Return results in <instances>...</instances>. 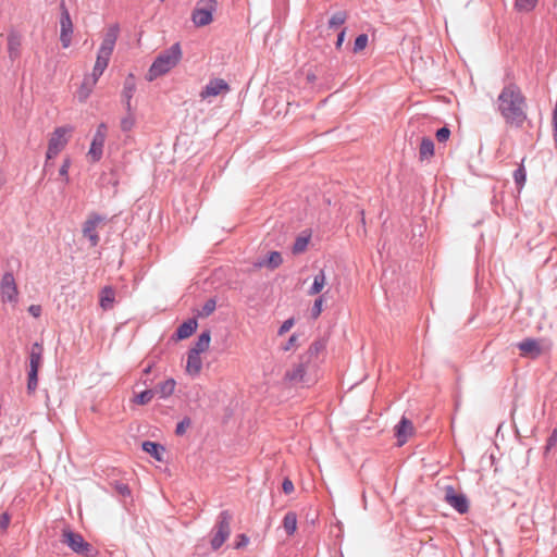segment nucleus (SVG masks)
I'll use <instances>...</instances> for the list:
<instances>
[{
	"label": "nucleus",
	"instance_id": "f257e3e1",
	"mask_svg": "<svg viewBox=\"0 0 557 557\" xmlns=\"http://www.w3.org/2000/svg\"><path fill=\"white\" fill-rule=\"evenodd\" d=\"M120 35V26L117 24L109 25L103 34L102 41L98 48L96 62L92 69L90 77H87L79 90V99L86 100L90 95L92 88L97 84L99 77L103 74L104 70L109 65V61L113 53L116 40Z\"/></svg>",
	"mask_w": 557,
	"mask_h": 557
},
{
	"label": "nucleus",
	"instance_id": "f03ea898",
	"mask_svg": "<svg viewBox=\"0 0 557 557\" xmlns=\"http://www.w3.org/2000/svg\"><path fill=\"white\" fill-rule=\"evenodd\" d=\"M497 108L510 125L521 126L527 119L525 99L520 88L513 84L503 88L497 98Z\"/></svg>",
	"mask_w": 557,
	"mask_h": 557
},
{
	"label": "nucleus",
	"instance_id": "7ed1b4c3",
	"mask_svg": "<svg viewBox=\"0 0 557 557\" xmlns=\"http://www.w3.org/2000/svg\"><path fill=\"white\" fill-rule=\"evenodd\" d=\"M311 354H304L299 356L297 361H293L285 370L283 381L290 386H307L309 387L313 380L308 375V368L310 364L313 352L319 354L320 350H309Z\"/></svg>",
	"mask_w": 557,
	"mask_h": 557
},
{
	"label": "nucleus",
	"instance_id": "20e7f679",
	"mask_svg": "<svg viewBox=\"0 0 557 557\" xmlns=\"http://www.w3.org/2000/svg\"><path fill=\"white\" fill-rule=\"evenodd\" d=\"M182 59V49L178 44L160 53L148 70L146 78L149 82L169 73Z\"/></svg>",
	"mask_w": 557,
	"mask_h": 557
},
{
	"label": "nucleus",
	"instance_id": "39448f33",
	"mask_svg": "<svg viewBox=\"0 0 557 557\" xmlns=\"http://www.w3.org/2000/svg\"><path fill=\"white\" fill-rule=\"evenodd\" d=\"M74 127L71 125L59 126L53 129L49 135L48 146L46 151L45 169L49 166V162L53 160L61 151H63L69 144Z\"/></svg>",
	"mask_w": 557,
	"mask_h": 557
},
{
	"label": "nucleus",
	"instance_id": "423d86ee",
	"mask_svg": "<svg viewBox=\"0 0 557 557\" xmlns=\"http://www.w3.org/2000/svg\"><path fill=\"white\" fill-rule=\"evenodd\" d=\"M61 542L79 556L95 557L97 555V549L81 533L70 528L63 529Z\"/></svg>",
	"mask_w": 557,
	"mask_h": 557
},
{
	"label": "nucleus",
	"instance_id": "0eeeda50",
	"mask_svg": "<svg viewBox=\"0 0 557 557\" xmlns=\"http://www.w3.org/2000/svg\"><path fill=\"white\" fill-rule=\"evenodd\" d=\"M216 9V0H198L191 11V22L196 27H205L211 24Z\"/></svg>",
	"mask_w": 557,
	"mask_h": 557
},
{
	"label": "nucleus",
	"instance_id": "6e6552de",
	"mask_svg": "<svg viewBox=\"0 0 557 557\" xmlns=\"http://www.w3.org/2000/svg\"><path fill=\"white\" fill-rule=\"evenodd\" d=\"M232 516L227 510H222L215 521V532L210 541L211 548L218 550L226 542L231 533Z\"/></svg>",
	"mask_w": 557,
	"mask_h": 557
},
{
	"label": "nucleus",
	"instance_id": "1a4fd4ad",
	"mask_svg": "<svg viewBox=\"0 0 557 557\" xmlns=\"http://www.w3.org/2000/svg\"><path fill=\"white\" fill-rule=\"evenodd\" d=\"M44 357L42 350H30L29 363L27 369V383L26 391L28 395L35 393L38 386V374L42 366Z\"/></svg>",
	"mask_w": 557,
	"mask_h": 557
},
{
	"label": "nucleus",
	"instance_id": "9d476101",
	"mask_svg": "<svg viewBox=\"0 0 557 557\" xmlns=\"http://www.w3.org/2000/svg\"><path fill=\"white\" fill-rule=\"evenodd\" d=\"M107 134V125L104 123L99 124L92 137L89 150L86 154V158L89 162L96 163L102 158Z\"/></svg>",
	"mask_w": 557,
	"mask_h": 557
},
{
	"label": "nucleus",
	"instance_id": "9b49d317",
	"mask_svg": "<svg viewBox=\"0 0 557 557\" xmlns=\"http://www.w3.org/2000/svg\"><path fill=\"white\" fill-rule=\"evenodd\" d=\"M444 499L460 515H465L469 511L470 503L467 495L463 492L456 491L453 485L445 487Z\"/></svg>",
	"mask_w": 557,
	"mask_h": 557
},
{
	"label": "nucleus",
	"instance_id": "f8f14e48",
	"mask_svg": "<svg viewBox=\"0 0 557 557\" xmlns=\"http://www.w3.org/2000/svg\"><path fill=\"white\" fill-rule=\"evenodd\" d=\"M0 296L2 302L16 305L18 301V289L15 278L11 272L3 274L0 282Z\"/></svg>",
	"mask_w": 557,
	"mask_h": 557
},
{
	"label": "nucleus",
	"instance_id": "ddd939ff",
	"mask_svg": "<svg viewBox=\"0 0 557 557\" xmlns=\"http://www.w3.org/2000/svg\"><path fill=\"white\" fill-rule=\"evenodd\" d=\"M231 87L228 83L223 78H212L199 92V97L203 101H210L212 98L218 96H224L228 94Z\"/></svg>",
	"mask_w": 557,
	"mask_h": 557
},
{
	"label": "nucleus",
	"instance_id": "4468645a",
	"mask_svg": "<svg viewBox=\"0 0 557 557\" xmlns=\"http://www.w3.org/2000/svg\"><path fill=\"white\" fill-rule=\"evenodd\" d=\"M73 30L74 27L70 13L65 5L62 4L60 16V41L64 49L69 48L72 44Z\"/></svg>",
	"mask_w": 557,
	"mask_h": 557
},
{
	"label": "nucleus",
	"instance_id": "2eb2a0df",
	"mask_svg": "<svg viewBox=\"0 0 557 557\" xmlns=\"http://www.w3.org/2000/svg\"><path fill=\"white\" fill-rule=\"evenodd\" d=\"M103 221L102 216L98 214H90L83 225V234L90 242L92 247L97 246L99 243V235L97 233V228L99 224Z\"/></svg>",
	"mask_w": 557,
	"mask_h": 557
},
{
	"label": "nucleus",
	"instance_id": "dca6fc26",
	"mask_svg": "<svg viewBox=\"0 0 557 557\" xmlns=\"http://www.w3.org/2000/svg\"><path fill=\"white\" fill-rule=\"evenodd\" d=\"M412 432L413 425L411 420L406 416H403L394 428V435L397 440V446L400 447L405 445Z\"/></svg>",
	"mask_w": 557,
	"mask_h": 557
},
{
	"label": "nucleus",
	"instance_id": "f3484780",
	"mask_svg": "<svg viewBox=\"0 0 557 557\" xmlns=\"http://www.w3.org/2000/svg\"><path fill=\"white\" fill-rule=\"evenodd\" d=\"M140 448L144 453L148 454L151 458H153L158 462H164L165 455V446L159 442L154 441H143L140 444Z\"/></svg>",
	"mask_w": 557,
	"mask_h": 557
},
{
	"label": "nucleus",
	"instance_id": "a211bd4d",
	"mask_svg": "<svg viewBox=\"0 0 557 557\" xmlns=\"http://www.w3.org/2000/svg\"><path fill=\"white\" fill-rule=\"evenodd\" d=\"M207 350H188L185 370L190 376H196L202 368L201 355Z\"/></svg>",
	"mask_w": 557,
	"mask_h": 557
},
{
	"label": "nucleus",
	"instance_id": "6ab92c4d",
	"mask_svg": "<svg viewBox=\"0 0 557 557\" xmlns=\"http://www.w3.org/2000/svg\"><path fill=\"white\" fill-rule=\"evenodd\" d=\"M7 40L8 55L11 61H15L21 57L22 35L17 30L11 29L8 34Z\"/></svg>",
	"mask_w": 557,
	"mask_h": 557
},
{
	"label": "nucleus",
	"instance_id": "aec40b11",
	"mask_svg": "<svg viewBox=\"0 0 557 557\" xmlns=\"http://www.w3.org/2000/svg\"><path fill=\"white\" fill-rule=\"evenodd\" d=\"M135 90H136L135 76L133 74H129L124 82V88L122 91V97L125 100V106H126L127 111H131V107H132L131 100L134 96Z\"/></svg>",
	"mask_w": 557,
	"mask_h": 557
},
{
	"label": "nucleus",
	"instance_id": "412c9836",
	"mask_svg": "<svg viewBox=\"0 0 557 557\" xmlns=\"http://www.w3.org/2000/svg\"><path fill=\"white\" fill-rule=\"evenodd\" d=\"M176 381L173 377H169L163 382L157 384L153 391H156V395H159V398L166 399L169 398L175 389Z\"/></svg>",
	"mask_w": 557,
	"mask_h": 557
},
{
	"label": "nucleus",
	"instance_id": "4be33fe9",
	"mask_svg": "<svg viewBox=\"0 0 557 557\" xmlns=\"http://www.w3.org/2000/svg\"><path fill=\"white\" fill-rule=\"evenodd\" d=\"M283 262V258L280 252L272 251L269 253L268 258L264 260H260L255 263L256 268H263L267 267L269 269H276L278 268Z\"/></svg>",
	"mask_w": 557,
	"mask_h": 557
},
{
	"label": "nucleus",
	"instance_id": "5701e85b",
	"mask_svg": "<svg viewBox=\"0 0 557 557\" xmlns=\"http://www.w3.org/2000/svg\"><path fill=\"white\" fill-rule=\"evenodd\" d=\"M434 156V143L429 137H423L419 147L420 161L430 160Z\"/></svg>",
	"mask_w": 557,
	"mask_h": 557
},
{
	"label": "nucleus",
	"instance_id": "b1692460",
	"mask_svg": "<svg viewBox=\"0 0 557 557\" xmlns=\"http://www.w3.org/2000/svg\"><path fill=\"white\" fill-rule=\"evenodd\" d=\"M283 528L287 535L292 536L297 531V515L294 511H287L283 517Z\"/></svg>",
	"mask_w": 557,
	"mask_h": 557
},
{
	"label": "nucleus",
	"instance_id": "393cba45",
	"mask_svg": "<svg viewBox=\"0 0 557 557\" xmlns=\"http://www.w3.org/2000/svg\"><path fill=\"white\" fill-rule=\"evenodd\" d=\"M197 329V321L194 319H189L184 322L176 331V338L184 339L188 338Z\"/></svg>",
	"mask_w": 557,
	"mask_h": 557
},
{
	"label": "nucleus",
	"instance_id": "a878e982",
	"mask_svg": "<svg viewBox=\"0 0 557 557\" xmlns=\"http://www.w3.org/2000/svg\"><path fill=\"white\" fill-rule=\"evenodd\" d=\"M326 285V276L323 271H320L313 278V283L308 290V295L314 296L320 294Z\"/></svg>",
	"mask_w": 557,
	"mask_h": 557
},
{
	"label": "nucleus",
	"instance_id": "bb28decb",
	"mask_svg": "<svg viewBox=\"0 0 557 557\" xmlns=\"http://www.w3.org/2000/svg\"><path fill=\"white\" fill-rule=\"evenodd\" d=\"M156 396V391L152 388H146L134 395L132 401L139 406H145L151 401V399Z\"/></svg>",
	"mask_w": 557,
	"mask_h": 557
},
{
	"label": "nucleus",
	"instance_id": "cd10ccee",
	"mask_svg": "<svg viewBox=\"0 0 557 557\" xmlns=\"http://www.w3.org/2000/svg\"><path fill=\"white\" fill-rule=\"evenodd\" d=\"M115 294L111 287H104L100 294V306L102 309H110L114 302Z\"/></svg>",
	"mask_w": 557,
	"mask_h": 557
},
{
	"label": "nucleus",
	"instance_id": "c85d7f7f",
	"mask_svg": "<svg viewBox=\"0 0 557 557\" xmlns=\"http://www.w3.org/2000/svg\"><path fill=\"white\" fill-rule=\"evenodd\" d=\"M136 125V117L133 112V109L131 108V111H127V114L125 117L121 120V129L123 132H131Z\"/></svg>",
	"mask_w": 557,
	"mask_h": 557
},
{
	"label": "nucleus",
	"instance_id": "c756f323",
	"mask_svg": "<svg viewBox=\"0 0 557 557\" xmlns=\"http://www.w3.org/2000/svg\"><path fill=\"white\" fill-rule=\"evenodd\" d=\"M557 446V429L552 430L549 433L546 444L544 446V456L548 457L550 451Z\"/></svg>",
	"mask_w": 557,
	"mask_h": 557
},
{
	"label": "nucleus",
	"instance_id": "7c9ffc66",
	"mask_svg": "<svg viewBox=\"0 0 557 557\" xmlns=\"http://www.w3.org/2000/svg\"><path fill=\"white\" fill-rule=\"evenodd\" d=\"M346 20L347 13L345 11H338L331 16L329 21V27L334 28L341 26L346 22Z\"/></svg>",
	"mask_w": 557,
	"mask_h": 557
},
{
	"label": "nucleus",
	"instance_id": "2f4dec72",
	"mask_svg": "<svg viewBox=\"0 0 557 557\" xmlns=\"http://www.w3.org/2000/svg\"><path fill=\"white\" fill-rule=\"evenodd\" d=\"M191 425V419L189 417H184L182 420H180L175 425V435L176 436H183L185 435L187 429Z\"/></svg>",
	"mask_w": 557,
	"mask_h": 557
},
{
	"label": "nucleus",
	"instance_id": "473e14b6",
	"mask_svg": "<svg viewBox=\"0 0 557 557\" xmlns=\"http://www.w3.org/2000/svg\"><path fill=\"white\" fill-rule=\"evenodd\" d=\"M71 168V159L69 157H65L62 161V164L59 169V175L63 178V182L65 184H69L70 177H69V170Z\"/></svg>",
	"mask_w": 557,
	"mask_h": 557
},
{
	"label": "nucleus",
	"instance_id": "72a5a7b5",
	"mask_svg": "<svg viewBox=\"0 0 557 557\" xmlns=\"http://www.w3.org/2000/svg\"><path fill=\"white\" fill-rule=\"evenodd\" d=\"M513 178L518 188L521 189L527 181V173L523 165H520L519 169L515 171Z\"/></svg>",
	"mask_w": 557,
	"mask_h": 557
},
{
	"label": "nucleus",
	"instance_id": "f704fd0d",
	"mask_svg": "<svg viewBox=\"0 0 557 557\" xmlns=\"http://www.w3.org/2000/svg\"><path fill=\"white\" fill-rule=\"evenodd\" d=\"M537 0H516V8L519 11H531L535 8Z\"/></svg>",
	"mask_w": 557,
	"mask_h": 557
},
{
	"label": "nucleus",
	"instance_id": "c9c22d12",
	"mask_svg": "<svg viewBox=\"0 0 557 557\" xmlns=\"http://www.w3.org/2000/svg\"><path fill=\"white\" fill-rule=\"evenodd\" d=\"M368 35L366 34H361L359 35L356 40H355V44H354V52L355 53H358L360 51H362L363 49H366V47L368 46Z\"/></svg>",
	"mask_w": 557,
	"mask_h": 557
},
{
	"label": "nucleus",
	"instance_id": "e433bc0d",
	"mask_svg": "<svg viewBox=\"0 0 557 557\" xmlns=\"http://www.w3.org/2000/svg\"><path fill=\"white\" fill-rule=\"evenodd\" d=\"M156 366V362L154 361H151V362H148L146 364V367L143 369V374L146 376L145 379L141 380V383L145 385V386H149L152 384L153 380L152 379H149L148 375L152 372L153 368Z\"/></svg>",
	"mask_w": 557,
	"mask_h": 557
},
{
	"label": "nucleus",
	"instance_id": "4c0bfd02",
	"mask_svg": "<svg viewBox=\"0 0 557 557\" xmlns=\"http://www.w3.org/2000/svg\"><path fill=\"white\" fill-rule=\"evenodd\" d=\"M215 307H216V302L214 299L207 300L206 304L203 305L201 311L199 312V315H201V317L210 315L215 310Z\"/></svg>",
	"mask_w": 557,
	"mask_h": 557
},
{
	"label": "nucleus",
	"instance_id": "58836bf2",
	"mask_svg": "<svg viewBox=\"0 0 557 557\" xmlns=\"http://www.w3.org/2000/svg\"><path fill=\"white\" fill-rule=\"evenodd\" d=\"M114 488L123 497H131L132 496L131 487L126 483L116 481L115 484H114Z\"/></svg>",
	"mask_w": 557,
	"mask_h": 557
},
{
	"label": "nucleus",
	"instance_id": "ea45409f",
	"mask_svg": "<svg viewBox=\"0 0 557 557\" xmlns=\"http://www.w3.org/2000/svg\"><path fill=\"white\" fill-rule=\"evenodd\" d=\"M308 245V238L306 237H298L293 246V252L294 253H300L306 250Z\"/></svg>",
	"mask_w": 557,
	"mask_h": 557
},
{
	"label": "nucleus",
	"instance_id": "a19ab883",
	"mask_svg": "<svg viewBox=\"0 0 557 557\" xmlns=\"http://www.w3.org/2000/svg\"><path fill=\"white\" fill-rule=\"evenodd\" d=\"M249 537L245 533H239L236 535L235 542H234V548L240 549L248 545Z\"/></svg>",
	"mask_w": 557,
	"mask_h": 557
},
{
	"label": "nucleus",
	"instance_id": "79ce46f5",
	"mask_svg": "<svg viewBox=\"0 0 557 557\" xmlns=\"http://www.w3.org/2000/svg\"><path fill=\"white\" fill-rule=\"evenodd\" d=\"M450 136V129L446 126L440 128L436 132V139L438 143H445L449 139Z\"/></svg>",
	"mask_w": 557,
	"mask_h": 557
},
{
	"label": "nucleus",
	"instance_id": "37998d69",
	"mask_svg": "<svg viewBox=\"0 0 557 557\" xmlns=\"http://www.w3.org/2000/svg\"><path fill=\"white\" fill-rule=\"evenodd\" d=\"M210 344V333L203 332L198 338L196 348H207Z\"/></svg>",
	"mask_w": 557,
	"mask_h": 557
},
{
	"label": "nucleus",
	"instance_id": "c03bdc74",
	"mask_svg": "<svg viewBox=\"0 0 557 557\" xmlns=\"http://www.w3.org/2000/svg\"><path fill=\"white\" fill-rule=\"evenodd\" d=\"M295 490L294 483L289 478H284L282 481V491L284 494L289 495Z\"/></svg>",
	"mask_w": 557,
	"mask_h": 557
},
{
	"label": "nucleus",
	"instance_id": "a18cd8bd",
	"mask_svg": "<svg viewBox=\"0 0 557 557\" xmlns=\"http://www.w3.org/2000/svg\"><path fill=\"white\" fill-rule=\"evenodd\" d=\"M322 306H323V297H319L314 300L313 307H312V315L313 318H318L322 312Z\"/></svg>",
	"mask_w": 557,
	"mask_h": 557
},
{
	"label": "nucleus",
	"instance_id": "49530a36",
	"mask_svg": "<svg viewBox=\"0 0 557 557\" xmlns=\"http://www.w3.org/2000/svg\"><path fill=\"white\" fill-rule=\"evenodd\" d=\"M11 521V517L8 512L0 513V529L7 530Z\"/></svg>",
	"mask_w": 557,
	"mask_h": 557
},
{
	"label": "nucleus",
	"instance_id": "de8ad7c7",
	"mask_svg": "<svg viewBox=\"0 0 557 557\" xmlns=\"http://www.w3.org/2000/svg\"><path fill=\"white\" fill-rule=\"evenodd\" d=\"M521 356L530 359H536L543 350H520Z\"/></svg>",
	"mask_w": 557,
	"mask_h": 557
},
{
	"label": "nucleus",
	"instance_id": "09e8293b",
	"mask_svg": "<svg viewBox=\"0 0 557 557\" xmlns=\"http://www.w3.org/2000/svg\"><path fill=\"white\" fill-rule=\"evenodd\" d=\"M293 325H294V320L293 319H288V320L284 321V323L280 327L278 334L280 335L285 334L286 332H288L293 327Z\"/></svg>",
	"mask_w": 557,
	"mask_h": 557
},
{
	"label": "nucleus",
	"instance_id": "8fccbe9b",
	"mask_svg": "<svg viewBox=\"0 0 557 557\" xmlns=\"http://www.w3.org/2000/svg\"><path fill=\"white\" fill-rule=\"evenodd\" d=\"M28 312L34 318H39L40 314H41V306H39V305H30L28 307Z\"/></svg>",
	"mask_w": 557,
	"mask_h": 557
},
{
	"label": "nucleus",
	"instance_id": "3c124183",
	"mask_svg": "<svg viewBox=\"0 0 557 557\" xmlns=\"http://www.w3.org/2000/svg\"><path fill=\"white\" fill-rule=\"evenodd\" d=\"M519 348H521V349L537 348V344L532 339H527L519 344Z\"/></svg>",
	"mask_w": 557,
	"mask_h": 557
},
{
	"label": "nucleus",
	"instance_id": "603ef678",
	"mask_svg": "<svg viewBox=\"0 0 557 557\" xmlns=\"http://www.w3.org/2000/svg\"><path fill=\"white\" fill-rule=\"evenodd\" d=\"M553 126H554V138H555V141L557 143V103H556V107H555L554 113H553Z\"/></svg>",
	"mask_w": 557,
	"mask_h": 557
},
{
	"label": "nucleus",
	"instance_id": "864d4df0",
	"mask_svg": "<svg viewBox=\"0 0 557 557\" xmlns=\"http://www.w3.org/2000/svg\"><path fill=\"white\" fill-rule=\"evenodd\" d=\"M345 35H346V30L343 29L338 36H337V40H336V48L339 49L345 40Z\"/></svg>",
	"mask_w": 557,
	"mask_h": 557
},
{
	"label": "nucleus",
	"instance_id": "5fc2aeb1",
	"mask_svg": "<svg viewBox=\"0 0 557 557\" xmlns=\"http://www.w3.org/2000/svg\"><path fill=\"white\" fill-rule=\"evenodd\" d=\"M289 343H290V345H295V343H296V336H294V335H293V336L289 338Z\"/></svg>",
	"mask_w": 557,
	"mask_h": 557
}]
</instances>
